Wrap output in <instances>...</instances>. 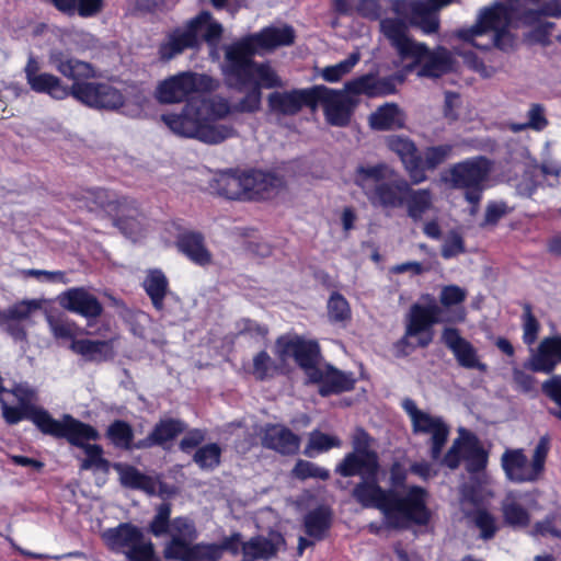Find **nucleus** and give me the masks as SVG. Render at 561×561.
<instances>
[{
    "label": "nucleus",
    "instance_id": "6ab92c4d",
    "mask_svg": "<svg viewBox=\"0 0 561 561\" xmlns=\"http://www.w3.org/2000/svg\"><path fill=\"white\" fill-rule=\"evenodd\" d=\"M26 82L37 93H46L56 100L72 95V84L67 87L57 76L41 71L39 64L30 57L24 68Z\"/></svg>",
    "mask_w": 561,
    "mask_h": 561
},
{
    "label": "nucleus",
    "instance_id": "393cba45",
    "mask_svg": "<svg viewBox=\"0 0 561 561\" xmlns=\"http://www.w3.org/2000/svg\"><path fill=\"white\" fill-rule=\"evenodd\" d=\"M561 363V336L543 339L531 355L526 367L533 371L550 374Z\"/></svg>",
    "mask_w": 561,
    "mask_h": 561
},
{
    "label": "nucleus",
    "instance_id": "b1692460",
    "mask_svg": "<svg viewBox=\"0 0 561 561\" xmlns=\"http://www.w3.org/2000/svg\"><path fill=\"white\" fill-rule=\"evenodd\" d=\"M39 308L41 304L37 300H22L0 311V328L13 339L23 341L26 333L21 321L27 320Z\"/></svg>",
    "mask_w": 561,
    "mask_h": 561
},
{
    "label": "nucleus",
    "instance_id": "412c9836",
    "mask_svg": "<svg viewBox=\"0 0 561 561\" xmlns=\"http://www.w3.org/2000/svg\"><path fill=\"white\" fill-rule=\"evenodd\" d=\"M56 300L61 308L88 319L99 317L103 310L99 299L84 287L69 288Z\"/></svg>",
    "mask_w": 561,
    "mask_h": 561
},
{
    "label": "nucleus",
    "instance_id": "8fccbe9b",
    "mask_svg": "<svg viewBox=\"0 0 561 561\" xmlns=\"http://www.w3.org/2000/svg\"><path fill=\"white\" fill-rule=\"evenodd\" d=\"M47 321L54 337L71 341L75 340L79 330L75 322L65 319H57L51 316L47 317Z\"/></svg>",
    "mask_w": 561,
    "mask_h": 561
},
{
    "label": "nucleus",
    "instance_id": "6e6d98bb",
    "mask_svg": "<svg viewBox=\"0 0 561 561\" xmlns=\"http://www.w3.org/2000/svg\"><path fill=\"white\" fill-rule=\"evenodd\" d=\"M275 367L267 353L261 352L253 358L252 374L257 379H264L273 374Z\"/></svg>",
    "mask_w": 561,
    "mask_h": 561
},
{
    "label": "nucleus",
    "instance_id": "c9c22d12",
    "mask_svg": "<svg viewBox=\"0 0 561 561\" xmlns=\"http://www.w3.org/2000/svg\"><path fill=\"white\" fill-rule=\"evenodd\" d=\"M114 469L119 476V481L123 485L133 489H140L147 493H154L158 490V483L152 478L144 476L136 468L115 463Z\"/></svg>",
    "mask_w": 561,
    "mask_h": 561
},
{
    "label": "nucleus",
    "instance_id": "f8f14e48",
    "mask_svg": "<svg viewBox=\"0 0 561 561\" xmlns=\"http://www.w3.org/2000/svg\"><path fill=\"white\" fill-rule=\"evenodd\" d=\"M550 440L542 436L537 443L529 461L522 449L506 450L502 455V467L507 478L515 482L536 481L545 470Z\"/></svg>",
    "mask_w": 561,
    "mask_h": 561
},
{
    "label": "nucleus",
    "instance_id": "cd10ccee",
    "mask_svg": "<svg viewBox=\"0 0 561 561\" xmlns=\"http://www.w3.org/2000/svg\"><path fill=\"white\" fill-rule=\"evenodd\" d=\"M272 112L283 115H294L304 105L312 106V89L273 92L267 99Z\"/></svg>",
    "mask_w": 561,
    "mask_h": 561
},
{
    "label": "nucleus",
    "instance_id": "49530a36",
    "mask_svg": "<svg viewBox=\"0 0 561 561\" xmlns=\"http://www.w3.org/2000/svg\"><path fill=\"white\" fill-rule=\"evenodd\" d=\"M328 316L331 322L345 323L351 318V309L346 299L340 294L331 295L328 301Z\"/></svg>",
    "mask_w": 561,
    "mask_h": 561
},
{
    "label": "nucleus",
    "instance_id": "f3484780",
    "mask_svg": "<svg viewBox=\"0 0 561 561\" xmlns=\"http://www.w3.org/2000/svg\"><path fill=\"white\" fill-rule=\"evenodd\" d=\"M321 105L328 122L335 126L348 123L352 110V100L341 90H332L324 85L312 88V106Z\"/></svg>",
    "mask_w": 561,
    "mask_h": 561
},
{
    "label": "nucleus",
    "instance_id": "a211bd4d",
    "mask_svg": "<svg viewBox=\"0 0 561 561\" xmlns=\"http://www.w3.org/2000/svg\"><path fill=\"white\" fill-rule=\"evenodd\" d=\"M307 377L310 381L319 383V392L322 396L352 390L356 382L352 373H345L330 365L322 364L319 358Z\"/></svg>",
    "mask_w": 561,
    "mask_h": 561
},
{
    "label": "nucleus",
    "instance_id": "58836bf2",
    "mask_svg": "<svg viewBox=\"0 0 561 561\" xmlns=\"http://www.w3.org/2000/svg\"><path fill=\"white\" fill-rule=\"evenodd\" d=\"M340 446L341 440L336 436L324 434L320 431H313L309 434L308 444L305 448V455L308 457H314L318 454Z\"/></svg>",
    "mask_w": 561,
    "mask_h": 561
},
{
    "label": "nucleus",
    "instance_id": "423d86ee",
    "mask_svg": "<svg viewBox=\"0 0 561 561\" xmlns=\"http://www.w3.org/2000/svg\"><path fill=\"white\" fill-rule=\"evenodd\" d=\"M357 474L362 481L353 490L354 499L364 507L379 510L389 526L404 527L411 522H427L430 515L422 488L412 486L404 496L399 497L393 491L383 490L378 484L379 468L371 474Z\"/></svg>",
    "mask_w": 561,
    "mask_h": 561
},
{
    "label": "nucleus",
    "instance_id": "09e8293b",
    "mask_svg": "<svg viewBox=\"0 0 561 561\" xmlns=\"http://www.w3.org/2000/svg\"><path fill=\"white\" fill-rule=\"evenodd\" d=\"M220 454L217 444H208L195 453L194 460L202 469H213L219 465Z\"/></svg>",
    "mask_w": 561,
    "mask_h": 561
},
{
    "label": "nucleus",
    "instance_id": "2eb2a0df",
    "mask_svg": "<svg viewBox=\"0 0 561 561\" xmlns=\"http://www.w3.org/2000/svg\"><path fill=\"white\" fill-rule=\"evenodd\" d=\"M275 355L284 364H298L308 375L319 357V346L313 341H306L297 335L280 336L275 344Z\"/></svg>",
    "mask_w": 561,
    "mask_h": 561
},
{
    "label": "nucleus",
    "instance_id": "6e6552de",
    "mask_svg": "<svg viewBox=\"0 0 561 561\" xmlns=\"http://www.w3.org/2000/svg\"><path fill=\"white\" fill-rule=\"evenodd\" d=\"M222 33V25L214 20L210 13L202 12L168 34L164 42L160 45V57L164 60H170L184 49L197 46L199 35H202L210 47L213 58L218 59L217 46Z\"/></svg>",
    "mask_w": 561,
    "mask_h": 561
},
{
    "label": "nucleus",
    "instance_id": "0eeeda50",
    "mask_svg": "<svg viewBox=\"0 0 561 561\" xmlns=\"http://www.w3.org/2000/svg\"><path fill=\"white\" fill-rule=\"evenodd\" d=\"M353 180L375 208L390 211L404 204L409 182L386 163L359 164Z\"/></svg>",
    "mask_w": 561,
    "mask_h": 561
},
{
    "label": "nucleus",
    "instance_id": "aec40b11",
    "mask_svg": "<svg viewBox=\"0 0 561 561\" xmlns=\"http://www.w3.org/2000/svg\"><path fill=\"white\" fill-rule=\"evenodd\" d=\"M386 146L399 157L412 184L426 180L425 171L421 168V157L412 139L402 135H390L386 138Z\"/></svg>",
    "mask_w": 561,
    "mask_h": 561
},
{
    "label": "nucleus",
    "instance_id": "72a5a7b5",
    "mask_svg": "<svg viewBox=\"0 0 561 561\" xmlns=\"http://www.w3.org/2000/svg\"><path fill=\"white\" fill-rule=\"evenodd\" d=\"M178 249L185 254L192 262L198 265L209 264L211 255L205 248L199 234L188 232L184 233L178 240Z\"/></svg>",
    "mask_w": 561,
    "mask_h": 561
},
{
    "label": "nucleus",
    "instance_id": "0e129e2a",
    "mask_svg": "<svg viewBox=\"0 0 561 561\" xmlns=\"http://www.w3.org/2000/svg\"><path fill=\"white\" fill-rule=\"evenodd\" d=\"M507 211L504 203H491L486 207L484 222L486 225H495Z\"/></svg>",
    "mask_w": 561,
    "mask_h": 561
},
{
    "label": "nucleus",
    "instance_id": "a19ab883",
    "mask_svg": "<svg viewBox=\"0 0 561 561\" xmlns=\"http://www.w3.org/2000/svg\"><path fill=\"white\" fill-rule=\"evenodd\" d=\"M453 152V146L449 144H440L424 149L421 158V168L435 169L444 163Z\"/></svg>",
    "mask_w": 561,
    "mask_h": 561
},
{
    "label": "nucleus",
    "instance_id": "e2e57ef3",
    "mask_svg": "<svg viewBox=\"0 0 561 561\" xmlns=\"http://www.w3.org/2000/svg\"><path fill=\"white\" fill-rule=\"evenodd\" d=\"M538 328H539V325H538L537 320L529 311H527L525 313V319H524V335H523L524 342L526 344H533L535 342V340L537 339Z\"/></svg>",
    "mask_w": 561,
    "mask_h": 561
},
{
    "label": "nucleus",
    "instance_id": "ddd939ff",
    "mask_svg": "<svg viewBox=\"0 0 561 561\" xmlns=\"http://www.w3.org/2000/svg\"><path fill=\"white\" fill-rule=\"evenodd\" d=\"M101 537L111 550L125 553L128 561H159L152 543L144 538L138 527L129 523L105 529Z\"/></svg>",
    "mask_w": 561,
    "mask_h": 561
},
{
    "label": "nucleus",
    "instance_id": "5701e85b",
    "mask_svg": "<svg viewBox=\"0 0 561 561\" xmlns=\"http://www.w3.org/2000/svg\"><path fill=\"white\" fill-rule=\"evenodd\" d=\"M442 340L461 367L480 371L486 370V365L480 360L474 346L463 339L457 329L446 328L443 331Z\"/></svg>",
    "mask_w": 561,
    "mask_h": 561
},
{
    "label": "nucleus",
    "instance_id": "7c9ffc66",
    "mask_svg": "<svg viewBox=\"0 0 561 561\" xmlns=\"http://www.w3.org/2000/svg\"><path fill=\"white\" fill-rule=\"evenodd\" d=\"M409 217L421 220L425 214L434 209V195L428 188L414 190L409 184L404 192V204Z\"/></svg>",
    "mask_w": 561,
    "mask_h": 561
},
{
    "label": "nucleus",
    "instance_id": "9d476101",
    "mask_svg": "<svg viewBox=\"0 0 561 561\" xmlns=\"http://www.w3.org/2000/svg\"><path fill=\"white\" fill-rule=\"evenodd\" d=\"M492 170V162L479 156L451 165L445 181L465 191L466 199L473 205L471 213L474 214Z\"/></svg>",
    "mask_w": 561,
    "mask_h": 561
},
{
    "label": "nucleus",
    "instance_id": "20e7f679",
    "mask_svg": "<svg viewBox=\"0 0 561 561\" xmlns=\"http://www.w3.org/2000/svg\"><path fill=\"white\" fill-rule=\"evenodd\" d=\"M402 408L410 419L413 434L425 438L432 460L449 469H456L463 459L467 470L470 472H478L485 468L488 455L472 433L459 428L458 437L454 439L448 451L442 456L450 433L445 420L420 409L411 399H404Z\"/></svg>",
    "mask_w": 561,
    "mask_h": 561
},
{
    "label": "nucleus",
    "instance_id": "680f3d73",
    "mask_svg": "<svg viewBox=\"0 0 561 561\" xmlns=\"http://www.w3.org/2000/svg\"><path fill=\"white\" fill-rule=\"evenodd\" d=\"M27 275L33 276L42 282L47 283H61L67 284L68 280L65 276L64 272L56 271V272H49V271H42V270H28L26 272Z\"/></svg>",
    "mask_w": 561,
    "mask_h": 561
},
{
    "label": "nucleus",
    "instance_id": "c03bdc74",
    "mask_svg": "<svg viewBox=\"0 0 561 561\" xmlns=\"http://www.w3.org/2000/svg\"><path fill=\"white\" fill-rule=\"evenodd\" d=\"M244 91V96L234 103L233 106H230V111L241 112V113H254L260 110L262 102V92L259 87L248 85L242 89ZM231 112H229L230 114Z\"/></svg>",
    "mask_w": 561,
    "mask_h": 561
},
{
    "label": "nucleus",
    "instance_id": "13d9d810",
    "mask_svg": "<svg viewBox=\"0 0 561 561\" xmlns=\"http://www.w3.org/2000/svg\"><path fill=\"white\" fill-rule=\"evenodd\" d=\"M103 0H77L76 14L81 18L98 15L103 9Z\"/></svg>",
    "mask_w": 561,
    "mask_h": 561
},
{
    "label": "nucleus",
    "instance_id": "69168bd1",
    "mask_svg": "<svg viewBox=\"0 0 561 561\" xmlns=\"http://www.w3.org/2000/svg\"><path fill=\"white\" fill-rule=\"evenodd\" d=\"M460 104V98L456 93L447 92L445 94L444 114L448 119H456L458 117L457 108Z\"/></svg>",
    "mask_w": 561,
    "mask_h": 561
},
{
    "label": "nucleus",
    "instance_id": "37998d69",
    "mask_svg": "<svg viewBox=\"0 0 561 561\" xmlns=\"http://www.w3.org/2000/svg\"><path fill=\"white\" fill-rule=\"evenodd\" d=\"M360 55L358 51L352 53L345 60L335 65L328 66L322 69L321 77L328 82H336L342 77L347 75L354 66L359 61Z\"/></svg>",
    "mask_w": 561,
    "mask_h": 561
},
{
    "label": "nucleus",
    "instance_id": "774afa93",
    "mask_svg": "<svg viewBox=\"0 0 561 561\" xmlns=\"http://www.w3.org/2000/svg\"><path fill=\"white\" fill-rule=\"evenodd\" d=\"M244 542L241 541L240 534H233L228 538H225L221 545H215L217 548H219V558L222 554V551L228 550L231 551L233 554H237L239 551V547L243 545Z\"/></svg>",
    "mask_w": 561,
    "mask_h": 561
},
{
    "label": "nucleus",
    "instance_id": "bb28decb",
    "mask_svg": "<svg viewBox=\"0 0 561 561\" xmlns=\"http://www.w3.org/2000/svg\"><path fill=\"white\" fill-rule=\"evenodd\" d=\"M264 447L283 455H293L299 450L300 438L289 428L280 424L266 425L261 433Z\"/></svg>",
    "mask_w": 561,
    "mask_h": 561
},
{
    "label": "nucleus",
    "instance_id": "7ed1b4c3",
    "mask_svg": "<svg viewBox=\"0 0 561 561\" xmlns=\"http://www.w3.org/2000/svg\"><path fill=\"white\" fill-rule=\"evenodd\" d=\"M295 34L290 26H271L225 47L222 71L228 83L239 90L248 85L271 89L282 85L280 79L267 64L251 60L252 55L290 45Z\"/></svg>",
    "mask_w": 561,
    "mask_h": 561
},
{
    "label": "nucleus",
    "instance_id": "de8ad7c7",
    "mask_svg": "<svg viewBox=\"0 0 561 561\" xmlns=\"http://www.w3.org/2000/svg\"><path fill=\"white\" fill-rule=\"evenodd\" d=\"M342 91L347 96L356 94L376 95L378 93L377 81L373 76H363L345 83Z\"/></svg>",
    "mask_w": 561,
    "mask_h": 561
},
{
    "label": "nucleus",
    "instance_id": "9b49d317",
    "mask_svg": "<svg viewBox=\"0 0 561 561\" xmlns=\"http://www.w3.org/2000/svg\"><path fill=\"white\" fill-rule=\"evenodd\" d=\"M422 301L424 304H415L411 307L405 332L401 339V344L411 350L426 347L434 337L433 324L444 321L442 307L432 296H423Z\"/></svg>",
    "mask_w": 561,
    "mask_h": 561
},
{
    "label": "nucleus",
    "instance_id": "39448f33",
    "mask_svg": "<svg viewBox=\"0 0 561 561\" xmlns=\"http://www.w3.org/2000/svg\"><path fill=\"white\" fill-rule=\"evenodd\" d=\"M49 62L65 78L72 81V96L89 107L117 110L134 104L138 112L147 101L141 92L129 91L124 94L110 83L87 81L96 77L94 67L89 62L70 58L59 49L50 51Z\"/></svg>",
    "mask_w": 561,
    "mask_h": 561
},
{
    "label": "nucleus",
    "instance_id": "4be33fe9",
    "mask_svg": "<svg viewBox=\"0 0 561 561\" xmlns=\"http://www.w3.org/2000/svg\"><path fill=\"white\" fill-rule=\"evenodd\" d=\"M461 510L480 531V537L491 539L499 530L496 517L488 510L480 506V500L473 492L462 491L460 501Z\"/></svg>",
    "mask_w": 561,
    "mask_h": 561
},
{
    "label": "nucleus",
    "instance_id": "bf43d9fd",
    "mask_svg": "<svg viewBox=\"0 0 561 561\" xmlns=\"http://www.w3.org/2000/svg\"><path fill=\"white\" fill-rule=\"evenodd\" d=\"M542 391L558 407L561 405V375H554L542 383Z\"/></svg>",
    "mask_w": 561,
    "mask_h": 561
},
{
    "label": "nucleus",
    "instance_id": "1a4fd4ad",
    "mask_svg": "<svg viewBox=\"0 0 561 561\" xmlns=\"http://www.w3.org/2000/svg\"><path fill=\"white\" fill-rule=\"evenodd\" d=\"M512 12L503 4L495 3L484 8L478 18L477 24L458 32V37L467 45L478 49H490L494 46L507 49L513 45V38L508 32Z\"/></svg>",
    "mask_w": 561,
    "mask_h": 561
},
{
    "label": "nucleus",
    "instance_id": "c85d7f7f",
    "mask_svg": "<svg viewBox=\"0 0 561 561\" xmlns=\"http://www.w3.org/2000/svg\"><path fill=\"white\" fill-rule=\"evenodd\" d=\"M244 171H224L215 174L211 190L228 199L244 201L247 190L243 186Z\"/></svg>",
    "mask_w": 561,
    "mask_h": 561
},
{
    "label": "nucleus",
    "instance_id": "a18cd8bd",
    "mask_svg": "<svg viewBox=\"0 0 561 561\" xmlns=\"http://www.w3.org/2000/svg\"><path fill=\"white\" fill-rule=\"evenodd\" d=\"M306 533L317 539L321 538L329 527V512L327 508H318L306 516Z\"/></svg>",
    "mask_w": 561,
    "mask_h": 561
},
{
    "label": "nucleus",
    "instance_id": "c756f323",
    "mask_svg": "<svg viewBox=\"0 0 561 561\" xmlns=\"http://www.w3.org/2000/svg\"><path fill=\"white\" fill-rule=\"evenodd\" d=\"M285 546L283 536L271 533L267 537L257 536L242 545V552L251 559H270Z\"/></svg>",
    "mask_w": 561,
    "mask_h": 561
},
{
    "label": "nucleus",
    "instance_id": "f704fd0d",
    "mask_svg": "<svg viewBox=\"0 0 561 561\" xmlns=\"http://www.w3.org/2000/svg\"><path fill=\"white\" fill-rule=\"evenodd\" d=\"M70 348L88 360H106L114 354L108 341L73 340Z\"/></svg>",
    "mask_w": 561,
    "mask_h": 561
},
{
    "label": "nucleus",
    "instance_id": "ea45409f",
    "mask_svg": "<svg viewBox=\"0 0 561 561\" xmlns=\"http://www.w3.org/2000/svg\"><path fill=\"white\" fill-rule=\"evenodd\" d=\"M184 431V424L178 420H163L152 431L147 438L148 444H163L173 439Z\"/></svg>",
    "mask_w": 561,
    "mask_h": 561
},
{
    "label": "nucleus",
    "instance_id": "864d4df0",
    "mask_svg": "<svg viewBox=\"0 0 561 561\" xmlns=\"http://www.w3.org/2000/svg\"><path fill=\"white\" fill-rule=\"evenodd\" d=\"M526 117L527 125L531 130L542 131L549 125V121L546 115V108L539 103L530 104L526 113Z\"/></svg>",
    "mask_w": 561,
    "mask_h": 561
},
{
    "label": "nucleus",
    "instance_id": "e433bc0d",
    "mask_svg": "<svg viewBox=\"0 0 561 561\" xmlns=\"http://www.w3.org/2000/svg\"><path fill=\"white\" fill-rule=\"evenodd\" d=\"M501 512L504 523L511 527L522 528L529 524L528 512L513 493H508L502 501Z\"/></svg>",
    "mask_w": 561,
    "mask_h": 561
},
{
    "label": "nucleus",
    "instance_id": "5fc2aeb1",
    "mask_svg": "<svg viewBox=\"0 0 561 561\" xmlns=\"http://www.w3.org/2000/svg\"><path fill=\"white\" fill-rule=\"evenodd\" d=\"M465 252V244L462 237L455 232L450 231L444 239L442 244V255L445 259H451Z\"/></svg>",
    "mask_w": 561,
    "mask_h": 561
},
{
    "label": "nucleus",
    "instance_id": "4d7b16f0",
    "mask_svg": "<svg viewBox=\"0 0 561 561\" xmlns=\"http://www.w3.org/2000/svg\"><path fill=\"white\" fill-rule=\"evenodd\" d=\"M170 514H171V510L168 504H162L158 508V513L150 526L153 535L160 536V535L164 534L165 531H168V528L170 526V524L168 523Z\"/></svg>",
    "mask_w": 561,
    "mask_h": 561
},
{
    "label": "nucleus",
    "instance_id": "052dcab7",
    "mask_svg": "<svg viewBox=\"0 0 561 561\" xmlns=\"http://www.w3.org/2000/svg\"><path fill=\"white\" fill-rule=\"evenodd\" d=\"M64 41L66 43H72L77 49H85L94 43V38L91 34L79 31L65 33Z\"/></svg>",
    "mask_w": 561,
    "mask_h": 561
},
{
    "label": "nucleus",
    "instance_id": "79ce46f5",
    "mask_svg": "<svg viewBox=\"0 0 561 561\" xmlns=\"http://www.w3.org/2000/svg\"><path fill=\"white\" fill-rule=\"evenodd\" d=\"M116 226L128 237L136 238L142 230L140 215L136 208L126 209L123 207L121 215L116 218Z\"/></svg>",
    "mask_w": 561,
    "mask_h": 561
},
{
    "label": "nucleus",
    "instance_id": "338daca9",
    "mask_svg": "<svg viewBox=\"0 0 561 561\" xmlns=\"http://www.w3.org/2000/svg\"><path fill=\"white\" fill-rule=\"evenodd\" d=\"M205 438V435L199 430H193L188 432L185 437L181 440L180 447L182 450H190L201 444Z\"/></svg>",
    "mask_w": 561,
    "mask_h": 561
},
{
    "label": "nucleus",
    "instance_id": "473e14b6",
    "mask_svg": "<svg viewBox=\"0 0 561 561\" xmlns=\"http://www.w3.org/2000/svg\"><path fill=\"white\" fill-rule=\"evenodd\" d=\"M404 114L393 103H387L378 107L369 116V124L371 128L378 130L401 128L404 125Z\"/></svg>",
    "mask_w": 561,
    "mask_h": 561
},
{
    "label": "nucleus",
    "instance_id": "4468645a",
    "mask_svg": "<svg viewBox=\"0 0 561 561\" xmlns=\"http://www.w3.org/2000/svg\"><path fill=\"white\" fill-rule=\"evenodd\" d=\"M168 534L170 542L164 548V556L168 559L190 560L194 553H204L209 560H219V548L214 545L191 543L196 539L197 531L193 522L184 517H178L170 523Z\"/></svg>",
    "mask_w": 561,
    "mask_h": 561
},
{
    "label": "nucleus",
    "instance_id": "2f4dec72",
    "mask_svg": "<svg viewBox=\"0 0 561 561\" xmlns=\"http://www.w3.org/2000/svg\"><path fill=\"white\" fill-rule=\"evenodd\" d=\"M468 293L465 288L457 285H445L439 291V302L442 307L454 310L448 321L462 322L466 319V310L462 304L467 299Z\"/></svg>",
    "mask_w": 561,
    "mask_h": 561
},
{
    "label": "nucleus",
    "instance_id": "f257e3e1",
    "mask_svg": "<svg viewBox=\"0 0 561 561\" xmlns=\"http://www.w3.org/2000/svg\"><path fill=\"white\" fill-rule=\"evenodd\" d=\"M210 88L211 80L208 77L191 71L179 72L159 81L153 92L158 103L169 105L186 101L179 113H164L161 121L173 134L206 144H218L231 137L232 127L218 123L230 112L226 99H192L194 93Z\"/></svg>",
    "mask_w": 561,
    "mask_h": 561
},
{
    "label": "nucleus",
    "instance_id": "dca6fc26",
    "mask_svg": "<svg viewBox=\"0 0 561 561\" xmlns=\"http://www.w3.org/2000/svg\"><path fill=\"white\" fill-rule=\"evenodd\" d=\"M369 436L363 430H357L353 438L354 451L346 455L336 467V472L343 477H353L356 473L371 474L378 469L377 455L369 451Z\"/></svg>",
    "mask_w": 561,
    "mask_h": 561
},
{
    "label": "nucleus",
    "instance_id": "3c124183",
    "mask_svg": "<svg viewBox=\"0 0 561 561\" xmlns=\"http://www.w3.org/2000/svg\"><path fill=\"white\" fill-rule=\"evenodd\" d=\"M110 439L119 447L128 448L133 439L130 426L122 421L114 422L107 430Z\"/></svg>",
    "mask_w": 561,
    "mask_h": 561
},
{
    "label": "nucleus",
    "instance_id": "a878e982",
    "mask_svg": "<svg viewBox=\"0 0 561 561\" xmlns=\"http://www.w3.org/2000/svg\"><path fill=\"white\" fill-rule=\"evenodd\" d=\"M244 201L263 199L274 195L282 186L278 176L262 171H244Z\"/></svg>",
    "mask_w": 561,
    "mask_h": 561
},
{
    "label": "nucleus",
    "instance_id": "603ef678",
    "mask_svg": "<svg viewBox=\"0 0 561 561\" xmlns=\"http://www.w3.org/2000/svg\"><path fill=\"white\" fill-rule=\"evenodd\" d=\"M293 473L299 479L318 478L327 480L330 477L325 468L319 467L310 461L299 460L293 469Z\"/></svg>",
    "mask_w": 561,
    "mask_h": 561
},
{
    "label": "nucleus",
    "instance_id": "f03ea898",
    "mask_svg": "<svg viewBox=\"0 0 561 561\" xmlns=\"http://www.w3.org/2000/svg\"><path fill=\"white\" fill-rule=\"evenodd\" d=\"M454 0H428V8L421 0H398L393 3V18L380 21V30L396 49L401 67L405 72L417 69L419 77L437 78L453 68V59L447 49L438 47L430 50L424 44L408 36L409 25L419 26L431 34L438 28V19L433 10L448 5Z\"/></svg>",
    "mask_w": 561,
    "mask_h": 561
},
{
    "label": "nucleus",
    "instance_id": "4c0bfd02",
    "mask_svg": "<svg viewBox=\"0 0 561 561\" xmlns=\"http://www.w3.org/2000/svg\"><path fill=\"white\" fill-rule=\"evenodd\" d=\"M144 287L153 306L158 310L162 309L163 299L168 291V279L165 275L159 270L149 271L144 280Z\"/></svg>",
    "mask_w": 561,
    "mask_h": 561
}]
</instances>
